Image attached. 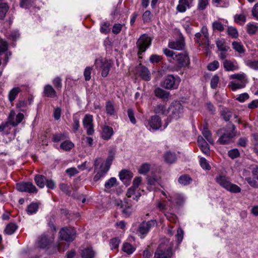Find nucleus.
I'll return each mask as SVG.
<instances>
[{
    "instance_id": "6e6552de",
    "label": "nucleus",
    "mask_w": 258,
    "mask_h": 258,
    "mask_svg": "<svg viewBox=\"0 0 258 258\" xmlns=\"http://www.w3.org/2000/svg\"><path fill=\"white\" fill-rule=\"evenodd\" d=\"M180 78L172 75H169L166 76L161 84V86L169 90L176 89L180 83Z\"/></svg>"
},
{
    "instance_id": "5701e85b",
    "label": "nucleus",
    "mask_w": 258,
    "mask_h": 258,
    "mask_svg": "<svg viewBox=\"0 0 258 258\" xmlns=\"http://www.w3.org/2000/svg\"><path fill=\"white\" fill-rule=\"evenodd\" d=\"M155 95L164 100H167L170 96V93L160 88H157L154 90Z\"/></svg>"
},
{
    "instance_id": "e433bc0d",
    "label": "nucleus",
    "mask_w": 258,
    "mask_h": 258,
    "mask_svg": "<svg viewBox=\"0 0 258 258\" xmlns=\"http://www.w3.org/2000/svg\"><path fill=\"white\" fill-rule=\"evenodd\" d=\"M132 205L127 202V200L123 203L122 212L127 216H128L132 213Z\"/></svg>"
},
{
    "instance_id": "a211bd4d",
    "label": "nucleus",
    "mask_w": 258,
    "mask_h": 258,
    "mask_svg": "<svg viewBox=\"0 0 258 258\" xmlns=\"http://www.w3.org/2000/svg\"><path fill=\"white\" fill-rule=\"evenodd\" d=\"M193 0H179L176 10L180 13L185 12L192 6Z\"/></svg>"
},
{
    "instance_id": "4468645a",
    "label": "nucleus",
    "mask_w": 258,
    "mask_h": 258,
    "mask_svg": "<svg viewBox=\"0 0 258 258\" xmlns=\"http://www.w3.org/2000/svg\"><path fill=\"white\" fill-rule=\"evenodd\" d=\"M16 188L21 192H27L30 194L36 193V187L31 182H20L17 183Z\"/></svg>"
},
{
    "instance_id": "338daca9",
    "label": "nucleus",
    "mask_w": 258,
    "mask_h": 258,
    "mask_svg": "<svg viewBox=\"0 0 258 258\" xmlns=\"http://www.w3.org/2000/svg\"><path fill=\"white\" fill-rule=\"evenodd\" d=\"M109 26V24L107 22H105L102 24L100 28L101 32L104 34H107L110 31Z\"/></svg>"
},
{
    "instance_id": "69168bd1",
    "label": "nucleus",
    "mask_w": 258,
    "mask_h": 258,
    "mask_svg": "<svg viewBox=\"0 0 258 258\" xmlns=\"http://www.w3.org/2000/svg\"><path fill=\"white\" fill-rule=\"evenodd\" d=\"M228 34L232 37H237L238 36V32L236 28L233 27H229L227 30Z\"/></svg>"
},
{
    "instance_id": "37998d69",
    "label": "nucleus",
    "mask_w": 258,
    "mask_h": 258,
    "mask_svg": "<svg viewBox=\"0 0 258 258\" xmlns=\"http://www.w3.org/2000/svg\"><path fill=\"white\" fill-rule=\"evenodd\" d=\"M17 226L15 224L10 223L7 226L5 230V232L8 235H11L14 233L17 229Z\"/></svg>"
},
{
    "instance_id": "6e6d98bb",
    "label": "nucleus",
    "mask_w": 258,
    "mask_h": 258,
    "mask_svg": "<svg viewBox=\"0 0 258 258\" xmlns=\"http://www.w3.org/2000/svg\"><path fill=\"white\" fill-rule=\"evenodd\" d=\"M80 127V122L79 119L76 117H73V131L76 133Z\"/></svg>"
},
{
    "instance_id": "c9c22d12",
    "label": "nucleus",
    "mask_w": 258,
    "mask_h": 258,
    "mask_svg": "<svg viewBox=\"0 0 258 258\" xmlns=\"http://www.w3.org/2000/svg\"><path fill=\"white\" fill-rule=\"evenodd\" d=\"M178 182L183 185L189 184L192 181V179L187 175L184 174L178 178Z\"/></svg>"
},
{
    "instance_id": "bf43d9fd",
    "label": "nucleus",
    "mask_w": 258,
    "mask_h": 258,
    "mask_svg": "<svg viewBox=\"0 0 258 258\" xmlns=\"http://www.w3.org/2000/svg\"><path fill=\"white\" fill-rule=\"evenodd\" d=\"M123 26L124 24L119 23L115 24L112 27V32L115 34L119 33L121 31Z\"/></svg>"
},
{
    "instance_id": "423d86ee",
    "label": "nucleus",
    "mask_w": 258,
    "mask_h": 258,
    "mask_svg": "<svg viewBox=\"0 0 258 258\" xmlns=\"http://www.w3.org/2000/svg\"><path fill=\"white\" fill-rule=\"evenodd\" d=\"M168 110L170 114L167 119L166 126L169 122L177 120L182 116L183 108L181 103L176 101L171 103L168 107Z\"/></svg>"
},
{
    "instance_id": "0eeeda50",
    "label": "nucleus",
    "mask_w": 258,
    "mask_h": 258,
    "mask_svg": "<svg viewBox=\"0 0 258 258\" xmlns=\"http://www.w3.org/2000/svg\"><path fill=\"white\" fill-rule=\"evenodd\" d=\"M195 41L206 51L209 50V34L206 27H203L201 31L195 34Z\"/></svg>"
},
{
    "instance_id": "7ed1b4c3",
    "label": "nucleus",
    "mask_w": 258,
    "mask_h": 258,
    "mask_svg": "<svg viewBox=\"0 0 258 258\" xmlns=\"http://www.w3.org/2000/svg\"><path fill=\"white\" fill-rule=\"evenodd\" d=\"M235 127L232 124H229L227 126L218 130L217 134L220 136L217 142L220 144H227L230 143L235 136L234 132Z\"/></svg>"
},
{
    "instance_id": "9d476101",
    "label": "nucleus",
    "mask_w": 258,
    "mask_h": 258,
    "mask_svg": "<svg viewBox=\"0 0 258 258\" xmlns=\"http://www.w3.org/2000/svg\"><path fill=\"white\" fill-rule=\"evenodd\" d=\"M94 64L96 69L101 70V75L103 77H106L108 75L111 67V62L110 60L99 58L95 59Z\"/></svg>"
},
{
    "instance_id": "c85d7f7f",
    "label": "nucleus",
    "mask_w": 258,
    "mask_h": 258,
    "mask_svg": "<svg viewBox=\"0 0 258 258\" xmlns=\"http://www.w3.org/2000/svg\"><path fill=\"white\" fill-rule=\"evenodd\" d=\"M216 45L219 51H227L229 49V47L226 45L224 39L217 40Z\"/></svg>"
},
{
    "instance_id": "09e8293b",
    "label": "nucleus",
    "mask_w": 258,
    "mask_h": 258,
    "mask_svg": "<svg viewBox=\"0 0 258 258\" xmlns=\"http://www.w3.org/2000/svg\"><path fill=\"white\" fill-rule=\"evenodd\" d=\"M209 0H198V9L199 10H204L209 5Z\"/></svg>"
},
{
    "instance_id": "e2e57ef3",
    "label": "nucleus",
    "mask_w": 258,
    "mask_h": 258,
    "mask_svg": "<svg viewBox=\"0 0 258 258\" xmlns=\"http://www.w3.org/2000/svg\"><path fill=\"white\" fill-rule=\"evenodd\" d=\"M59 186L60 190L63 192L69 195L71 194V191L69 189V186L68 184L61 183L59 184Z\"/></svg>"
},
{
    "instance_id": "f257e3e1",
    "label": "nucleus",
    "mask_w": 258,
    "mask_h": 258,
    "mask_svg": "<svg viewBox=\"0 0 258 258\" xmlns=\"http://www.w3.org/2000/svg\"><path fill=\"white\" fill-rule=\"evenodd\" d=\"M113 158V155L109 154L105 161H103L101 158L96 159L94 163L95 171L96 172L94 177L95 181H97L100 178L104 177L110 168Z\"/></svg>"
},
{
    "instance_id": "bb28decb",
    "label": "nucleus",
    "mask_w": 258,
    "mask_h": 258,
    "mask_svg": "<svg viewBox=\"0 0 258 258\" xmlns=\"http://www.w3.org/2000/svg\"><path fill=\"white\" fill-rule=\"evenodd\" d=\"M165 161L168 164H172L176 160V156L174 153L167 152L164 156Z\"/></svg>"
},
{
    "instance_id": "c756f323",
    "label": "nucleus",
    "mask_w": 258,
    "mask_h": 258,
    "mask_svg": "<svg viewBox=\"0 0 258 258\" xmlns=\"http://www.w3.org/2000/svg\"><path fill=\"white\" fill-rule=\"evenodd\" d=\"M246 83V82H236L231 81L230 82L229 86L233 91H235L237 89L244 88Z\"/></svg>"
},
{
    "instance_id": "2f4dec72",
    "label": "nucleus",
    "mask_w": 258,
    "mask_h": 258,
    "mask_svg": "<svg viewBox=\"0 0 258 258\" xmlns=\"http://www.w3.org/2000/svg\"><path fill=\"white\" fill-rule=\"evenodd\" d=\"M35 181L38 186L40 188L44 187L46 178L42 175H36L35 177Z\"/></svg>"
},
{
    "instance_id": "f3484780",
    "label": "nucleus",
    "mask_w": 258,
    "mask_h": 258,
    "mask_svg": "<svg viewBox=\"0 0 258 258\" xmlns=\"http://www.w3.org/2000/svg\"><path fill=\"white\" fill-rule=\"evenodd\" d=\"M24 118V116L23 113H19L15 116V111L14 110H11L8 117V121L10 124L15 126L21 123Z\"/></svg>"
},
{
    "instance_id": "49530a36",
    "label": "nucleus",
    "mask_w": 258,
    "mask_h": 258,
    "mask_svg": "<svg viewBox=\"0 0 258 258\" xmlns=\"http://www.w3.org/2000/svg\"><path fill=\"white\" fill-rule=\"evenodd\" d=\"M235 21L239 24L240 25H243L246 21V16L243 13L236 15L234 17Z\"/></svg>"
},
{
    "instance_id": "0e129e2a",
    "label": "nucleus",
    "mask_w": 258,
    "mask_h": 258,
    "mask_svg": "<svg viewBox=\"0 0 258 258\" xmlns=\"http://www.w3.org/2000/svg\"><path fill=\"white\" fill-rule=\"evenodd\" d=\"M239 155V151L236 149H232L228 152V155L232 159L237 158Z\"/></svg>"
},
{
    "instance_id": "39448f33",
    "label": "nucleus",
    "mask_w": 258,
    "mask_h": 258,
    "mask_svg": "<svg viewBox=\"0 0 258 258\" xmlns=\"http://www.w3.org/2000/svg\"><path fill=\"white\" fill-rule=\"evenodd\" d=\"M216 181L221 186L231 192L238 193L241 191V188L237 185L232 183L230 178L225 175H218L216 177Z\"/></svg>"
},
{
    "instance_id": "5fc2aeb1",
    "label": "nucleus",
    "mask_w": 258,
    "mask_h": 258,
    "mask_svg": "<svg viewBox=\"0 0 258 258\" xmlns=\"http://www.w3.org/2000/svg\"><path fill=\"white\" fill-rule=\"evenodd\" d=\"M163 53L168 57H169V60L171 61V60H174V56L176 55L177 53H174L173 51L170 50L167 48L163 49Z\"/></svg>"
},
{
    "instance_id": "ddd939ff",
    "label": "nucleus",
    "mask_w": 258,
    "mask_h": 258,
    "mask_svg": "<svg viewBox=\"0 0 258 258\" xmlns=\"http://www.w3.org/2000/svg\"><path fill=\"white\" fill-rule=\"evenodd\" d=\"M174 60L178 67L180 68L187 67L190 63V59L186 52L177 53L174 56Z\"/></svg>"
},
{
    "instance_id": "f8f14e48",
    "label": "nucleus",
    "mask_w": 258,
    "mask_h": 258,
    "mask_svg": "<svg viewBox=\"0 0 258 258\" xmlns=\"http://www.w3.org/2000/svg\"><path fill=\"white\" fill-rule=\"evenodd\" d=\"M157 224L156 220H152L148 222H143L140 224L138 232L141 238H144L145 236L149 232L150 229L155 227Z\"/></svg>"
},
{
    "instance_id": "dca6fc26",
    "label": "nucleus",
    "mask_w": 258,
    "mask_h": 258,
    "mask_svg": "<svg viewBox=\"0 0 258 258\" xmlns=\"http://www.w3.org/2000/svg\"><path fill=\"white\" fill-rule=\"evenodd\" d=\"M53 239L54 236L51 233L42 234L39 239L38 245L42 248L47 247Z\"/></svg>"
},
{
    "instance_id": "c03bdc74",
    "label": "nucleus",
    "mask_w": 258,
    "mask_h": 258,
    "mask_svg": "<svg viewBox=\"0 0 258 258\" xmlns=\"http://www.w3.org/2000/svg\"><path fill=\"white\" fill-rule=\"evenodd\" d=\"M38 209V205L37 204L32 203L30 204L27 208V213L29 215H32L35 213Z\"/></svg>"
},
{
    "instance_id": "2eb2a0df",
    "label": "nucleus",
    "mask_w": 258,
    "mask_h": 258,
    "mask_svg": "<svg viewBox=\"0 0 258 258\" xmlns=\"http://www.w3.org/2000/svg\"><path fill=\"white\" fill-rule=\"evenodd\" d=\"M93 116L91 114H86L83 120V125L86 130L88 135H92L94 133V125L93 123Z\"/></svg>"
},
{
    "instance_id": "473e14b6",
    "label": "nucleus",
    "mask_w": 258,
    "mask_h": 258,
    "mask_svg": "<svg viewBox=\"0 0 258 258\" xmlns=\"http://www.w3.org/2000/svg\"><path fill=\"white\" fill-rule=\"evenodd\" d=\"M117 185V179L115 177H111L108 180H107L105 184L104 187L105 188V191H107L108 190L111 189L112 187Z\"/></svg>"
},
{
    "instance_id": "13d9d810",
    "label": "nucleus",
    "mask_w": 258,
    "mask_h": 258,
    "mask_svg": "<svg viewBox=\"0 0 258 258\" xmlns=\"http://www.w3.org/2000/svg\"><path fill=\"white\" fill-rule=\"evenodd\" d=\"M213 28L214 30H217L219 31L224 30V26L222 23L219 21H215L212 24Z\"/></svg>"
},
{
    "instance_id": "a878e982",
    "label": "nucleus",
    "mask_w": 258,
    "mask_h": 258,
    "mask_svg": "<svg viewBox=\"0 0 258 258\" xmlns=\"http://www.w3.org/2000/svg\"><path fill=\"white\" fill-rule=\"evenodd\" d=\"M202 134L203 136L205 138L207 141L211 144H214V140L212 137V134L210 132V131L208 129L207 124L204 126Z\"/></svg>"
},
{
    "instance_id": "9b49d317",
    "label": "nucleus",
    "mask_w": 258,
    "mask_h": 258,
    "mask_svg": "<svg viewBox=\"0 0 258 258\" xmlns=\"http://www.w3.org/2000/svg\"><path fill=\"white\" fill-rule=\"evenodd\" d=\"M144 124L150 131L154 132L159 130L161 127V119L158 115H154L146 120L144 122Z\"/></svg>"
},
{
    "instance_id": "7c9ffc66",
    "label": "nucleus",
    "mask_w": 258,
    "mask_h": 258,
    "mask_svg": "<svg viewBox=\"0 0 258 258\" xmlns=\"http://www.w3.org/2000/svg\"><path fill=\"white\" fill-rule=\"evenodd\" d=\"M140 75L141 77L145 81L150 80V74L148 69L145 67H141L140 70Z\"/></svg>"
},
{
    "instance_id": "cd10ccee",
    "label": "nucleus",
    "mask_w": 258,
    "mask_h": 258,
    "mask_svg": "<svg viewBox=\"0 0 258 258\" xmlns=\"http://www.w3.org/2000/svg\"><path fill=\"white\" fill-rule=\"evenodd\" d=\"M21 91L19 87H15L11 90L8 94V98L11 102L15 100L18 94Z\"/></svg>"
},
{
    "instance_id": "a18cd8bd",
    "label": "nucleus",
    "mask_w": 258,
    "mask_h": 258,
    "mask_svg": "<svg viewBox=\"0 0 258 258\" xmlns=\"http://www.w3.org/2000/svg\"><path fill=\"white\" fill-rule=\"evenodd\" d=\"M120 242V240L118 238L111 239L109 243L111 249L117 251Z\"/></svg>"
},
{
    "instance_id": "4c0bfd02",
    "label": "nucleus",
    "mask_w": 258,
    "mask_h": 258,
    "mask_svg": "<svg viewBox=\"0 0 258 258\" xmlns=\"http://www.w3.org/2000/svg\"><path fill=\"white\" fill-rule=\"evenodd\" d=\"M95 252L92 248L85 249L82 253L83 258H93L94 256Z\"/></svg>"
},
{
    "instance_id": "603ef678",
    "label": "nucleus",
    "mask_w": 258,
    "mask_h": 258,
    "mask_svg": "<svg viewBox=\"0 0 258 258\" xmlns=\"http://www.w3.org/2000/svg\"><path fill=\"white\" fill-rule=\"evenodd\" d=\"M53 84L56 90H59L62 87L61 80L59 77L54 78L52 81Z\"/></svg>"
},
{
    "instance_id": "58836bf2",
    "label": "nucleus",
    "mask_w": 258,
    "mask_h": 258,
    "mask_svg": "<svg viewBox=\"0 0 258 258\" xmlns=\"http://www.w3.org/2000/svg\"><path fill=\"white\" fill-rule=\"evenodd\" d=\"M9 10V6L6 3H0V19H3Z\"/></svg>"
},
{
    "instance_id": "72a5a7b5",
    "label": "nucleus",
    "mask_w": 258,
    "mask_h": 258,
    "mask_svg": "<svg viewBox=\"0 0 258 258\" xmlns=\"http://www.w3.org/2000/svg\"><path fill=\"white\" fill-rule=\"evenodd\" d=\"M247 32L250 35H254L258 32V25L253 23L247 24Z\"/></svg>"
},
{
    "instance_id": "a19ab883",
    "label": "nucleus",
    "mask_w": 258,
    "mask_h": 258,
    "mask_svg": "<svg viewBox=\"0 0 258 258\" xmlns=\"http://www.w3.org/2000/svg\"><path fill=\"white\" fill-rule=\"evenodd\" d=\"M233 48L239 53H244V49L242 44L238 42L234 41L232 42Z\"/></svg>"
},
{
    "instance_id": "393cba45",
    "label": "nucleus",
    "mask_w": 258,
    "mask_h": 258,
    "mask_svg": "<svg viewBox=\"0 0 258 258\" xmlns=\"http://www.w3.org/2000/svg\"><path fill=\"white\" fill-rule=\"evenodd\" d=\"M119 178L123 182H128L133 177V174L127 170H121L119 174Z\"/></svg>"
},
{
    "instance_id": "4d7b16f0",
    "label": "nucleus",
    "mask_w": 258,
    "mask_h": 258,
    "mask_svg": "<svg viewBox=\"0 0 258 258\" xmlns=\"http://www.w3.org/2000/svg\"><path fill=\"white\" fill-rule=\"evenodd\" d=\"M150 169V165L145 163L143 164L140 168L139 170V172L140 173L142 174H146Z\"/></svg>"
},
{
    "instance_id": "052dcab7",
    "label": "nucleus",
    "mask_w": 258,
    "mask_h": 258,
    "mask_svg": "<svg viewBox=\"0 0 258 258\" xmlns=\"http://www.w3.org/2000/svg\"><path fill=\"white\" fill-rule=\"evenodd\" d=\"M219 81V78L218 76L215 75L214 76L211 80V87L213 89H215L218 85V84Z\"/></svg>"
},
{
    "instance_id": "1a4fd4ad",
    "label": "nucleus",
    "mask_w": 258,
    "mask_h": 258,
    "mask_svg": "<svg viewBox=\"0 0 258 258\" xmlns=\"http://www.w3.org/2000/svg\"><path fill=\"white\" fill-rule=\"evenodd\" d=\"M152 40L147 34L142 35L138 39L136 45L138 49V55L144 52L151 45Z\"/></svg>"
},
{
    "instance_id": "864d4df0",
    "label": "nucleus",
    "mask_w": 258,
    "mask_h": 258,
    "mask_svg": "<svg viewBox=\"0 0 258 258\" xmlns=\"http://www.w3.org/2000/svg\"><path fill=\"white\" fill-rule=\"evenodd\" d=\"M221 114L223 116L224 119L225 121H228L232 116V112L228 109H224L222 110Z\"/></svg>"
},
{
    "instance_id": "20e7f679",
    "label": "nucleus",
    "mask_w": 258,
    "mask_h": 258,
    "mask_svg": "<svg viewBox=\"0 0 258 258\" xmlns=\"http://www.w3.org/2000/svg\"><path fill=\"white\" fill-rule=\"evenodd\" d=\"M172 245L169 240L165 239L160 243L155 252V258H171L172 253Z\"/></svg>"
},
{
    "instance_id": "680f3d73",
    "label": "nucleus",
    "mask_w": 258,
    "mask_h": 258,
    "mask_svg": "<svg viewBox=\"0 0 258 258\" xmlns=\"http://www.w3.org/2000/svg\"><path fill=\"white\" fill-rule=\"evenodd\" d=\"M200 165L201 167L206 170H210L211 167L207 162V160L204 158H201L200 161Z\"/></svg>"
},
{
    "instance_id": "ea45409f",
    "label": "nucleus",
    "mask_w": 258,
    "mask_h": 258,
    "mask_svg": "<svg viewBox=\"0 0 258 258\" xmlns=\"http://www.w3.org/2000/svg\"><path fill=\"white\" fill-rule=\"evenodd\" d=\"M60 147L65 151H69L74 147V144L71 141L68 140L62 143Z\"/></svg>"
},
{
    "instance_id": "de8ad7c7",
    "label": "nucleus",
    "mask_w": 258,
    "mask_h": 258,
    "mask_svg": "<svg viewBox=\"0 0 258 258\" xmlns=\"http://www.w3.org/2000/svg\"><path fill=\"white\" fill-rule=\"evenodd\" d=\"M230 78L232 79H236L240 81V82H246L245 75L243 73L231 75L230 76Z\"/></svg>"
},
{
    "instance_id": "f704fd0d",
    "label": "nucleus",
    "mask_w": 258,
    "mask_h": 258,
    "mask_svg": "<svg viewBox=\"0 0 258 258\" xmlns=\"http://www.w3.org/2000/svg\"><path fill=\"white\" fill-rule=\"evenodd\" d=\"M105 109L106 113L108 115L110 116L115 115L116 112L115 109L114 105L111 101H108L106 102Z\"/></svg>"
},
{
    "instance_id": "6ab92c4d",
    "label": "nucleus",
    "mask_w": 258,
    "mask_h": 258,
    "mask_svg": "<svg viewBox=\"0 0 258 258\" xmlns=\"http://www.w3.org/2000/svg\"><path fill=\"white\" fill-rule=\"evenodd\" d=\"M101 137L103 140L110 139L114 134L113 128L108 125H103L101 126Z\"/></svg>"
},
{
    "instance_id": "b1692460",
    "label": "nucleus",
    "mask_w": 258,
    "mask_h": 258,
    "mask_svg": "<svg viewBox=\"0 0 258 258\" xmlns=\"http://www.w3.org/2000/svg\"><path fill=\"white\" fill-rule=\"evenodd\" d=\"M168 46L173 49L181 50L182 49L184 46V42L183 38H180L179 40L171 41L169 43Z\"/></svg>"
},
{
    "instance_id": "3c124183",
    "label": "nucleus",
    "mask_w": 258,
    "mask_h": 258,
    "mask_svg": "<svg viewBox=\"0 0 258 258\" xmlns=\"http://www.w3.org/2000/svg\"><path fill=\"white\" fill-rule=\"evenodd\" d=\"M245 63L249 68L253 70H258V60H248Z\"/></svg>"
},
{
    "instance_id": "f03ea898",
    "label": "nucleus",
    "mask_w": 258,
    "mask_h": 258,
    "mask_svg": "<svg viewBox=\"0 0 258 258\" xmlns=\"http://www.w3.org/2000/svg\"><path fill=\"white\" fill-rule=\"evenodd\" d=\"M76 235V230L73 228H62L59 231V240L57 244L58 250H65L69 247V243L75 239Z\"/></svg>"
},
{
    "instance_id": "4be33fe9",
    "label": "nucleus",
    "mask_w": 258,
    "mask_h": 258,
    "mask_svg": "<svg viewBox=\"0 0 258 258\" xmlns=\"http://www.w3.org/2000/svg\"><path fill=\"white\" fill-rule=\"evenodd\" d=\"M43 94L44 96L49 98H54L57 96L56 90L50 85L44 86Z\"/></svg>"
},
{
    "instance_id": "79ce46f5",
    "label": "nucleus",
    "mask_w": 258,
    "mask_h": 258,
    "mask_svg": "<svg viewBox=\"0 0 258 258\" xmlns=\"http://www.w3.org/2000/svg\"><path fill=\"white\" fill-rule=\"evenodd\" d=\"M122 250L127 254H132L135 250V248L130 243H125L122 246Z\"/></svg>"
},
{
    "instance_id": "aec40b11",
    "label": "nucleus",
    "mask_w": 258,
    "mask_h": 258,
    "mask_svg": "<svg viewBox=\"0 0 258 258\" xmlns=\"http://www.w3.org/2000/svg\"><path fill=\"white\" fill-rule=\"evenodd\" d=\"M153 111L155 115H167L169 113L168 108L162 104H158L154 106Z\"/></svg>"
},
{
    "instance_id": "412c9836",
    "label": "nucleus",
    "mask_w": 258,
    "mask_h": 258,
    "mask_svg": "<svg viewBox=\"0 0 258 258\" xmlns=\"http://www.w3.org/2000/svg\"><path fill=\"white\" fill-rule=\"evenodd\" d=\"M223 66L224 69L226 71H234L239 69L236 62H233L228 59H224L223 61Z\"/></svg>"
},
{
    "instance_id": "8fccbe9b",
    "label": "nucleus",
    "mask_w": 258,
    "mask_h": 258,
    "mask_svg": "<svg viewBox=\"0 0 258 258\" xmlns=\"http://www.w3.org/2000/svg\"><path fill=\"white\" fill-rule=\"evenodd\" d=\"M201 151L206 155H208L210 154V149L209 145L206 142L199 145Z\"/></svg>"
},
{
    "instance_id": "774afa93",
    "label": "nucleus",
    "mask_w": 258,
    "mask_h": 258,
    "mask_svg": "<svg viewBox=\"0 0 258 258\" xmlns=\"http://www.w3.org/2000/svg\"><path fill=\"white\" fill-rule=\"evenodd\" d=\"M219 66V63L218 61L215 60L208 64V69L210 71H214L218 68Z\"/></svg>"
}]
</instances>
